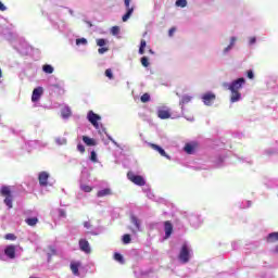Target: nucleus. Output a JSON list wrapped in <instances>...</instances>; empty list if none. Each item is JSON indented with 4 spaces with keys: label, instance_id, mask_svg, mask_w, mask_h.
Wrapping results in <instances>:
<instances>
[{
    "label": "nucleus",
    "instance_id": "obj_1",
    "mask_svg": "<svg viewBox=\"0 0 278 278\" xmlns=\"http://www.w3.org/2000/svg\"><path fill=\"white\" fill-rule=\"evenodd\" d=\"M1 197H4V204L12 210V201L14 197L12 195V188L10 186H2L0 189Z\"/></svg>",
    "mask_w": 278,
    "mask_h": 278
},
{
    "label": "nucleus",
    "instance_id": "obj_2",
    "mask_svg": "<svg viewBox=\"0 0 278 278\" xmlns=\"http://www.w3.org/2000/svg\"><path fill=\"white\" fill-rule=\"evenodd\" d=\"M244 84H247V80L244 78H238L233 80L230 85L225 83L224 86L225 88H228V90L239 91L241 90L242 86H244Z\"/></svg>",
    "mask_w": 278,
    "mask_h": 278
},
{
    "label": "nucleus",
    "instance_id": "obj_3",
    "mask_svg": "<svg viewBox=\"0 0 278 278\" xmlns=\"http://www.w3.org/2000/svg\"><path fill=\"white\" fill-rule=\"evenodd\" d=\"M127 177H128L129 181L135 184V186H146L147 185L144 177H142L140 175H136V174H134V172H128Z\"/></svg>",
    "mask_w": 278,
    "mask_h": 278
},
{
    "label": "nucleus",
    "instance_id": "obj_4",
    "mask_svg": "<svg viewBox=\"0 0 278 278\" xmlns=\"http://www.w3.org/2000/svg\"><path fill=\"white\" fill-rule=\"evenodd\" d=\"M178 257L182 264H188V262H190V249H188V244L181 247Z\"/></svg>",
    "mask_w": 278,
    "mask_h": 278
},
{
    "label": "nucleus",
    "instance_id": "obj_5",
    "mask_svg": "<svg viewBox=\"0 0 278 278\" xmlns=\"http://www.w3.org/2000/svg\"><path fill=\"white\" fill-rule=\"evenodd\" d=\"M130 3H131V0H124V4H125V8H127V12L122 17L123 23H127L129 18H131V15L134 14V7H129Z\"/></svg>",
    "mask_w": 278,
    "mask_h": 278
},
{
    "label": "nucleus",
    "instance_id": "obj_6",
    "mask_svg": "<svg viewBox=\"0 0 278 278\" xmlns=\"http://www.w3.org/2000/svg\"><path fill=\"white\" fill-rule=\"evenodd\" d=\"M87 118L96 129H99V121H101V117L99 116V114H96L92 111H89Z\"/></svg>",
    "mask_w": 278,
    "mask_h": 278
},
{
    "label": "nucleus",
    "instance_id": "obj_7",
    "mask_svg": "<svg viewBox=\"0 0 278 278\" xmlns=\"http://www.w3.org/2000/svg\"><path fill=\"white\" fill-rule=\"evenodd\" d=\"M204 105H212L216 101V94L213 92H206L202 96Z\"/></svg>",
    "mask_w": 278,
    "mask_h": 278
},
{
    "label": "nucleus",
    "instance_id": "obj_8",
    "mask_svg": "<svg viewBox=\"0 0 278 278\" xmlns=\"http://www.w3.org/2000/svg\"><path fill=\"white\" fill-rule=\"evenodd\" d=\"M38 179H39V186H42L43 188L49 186V173L40 172L38 175Z\"/></svg>",
    "mask_w": 278,
    "mask_h": 278
},
{
    "label": "nucleus",
    "instance_id": "obj_9",
    "mask_svg": "<svg viewBox=\"0 0 278 278\" xmlns=\"http://www.w3.org/2000/svg\"><path fill=\"white\" fill-rule=\"evenodd\" d=\"M4 255H7L9 260H14V257H16V245H8L4 249Z\"/></svg>",
    "mask_w": 278,
    "mask_h": 278
},
{
    "label": "nucleus",
    "instance_id": "obj_10",
    "mask_svg": "<svg viewBox=\"0 0 278 278\" xmlns=\"http://www.w3.org/2000/svg\"><path fill=\"white\" fill-rule=\"evenodd\" d=\"M78 244H79L80 251H83L84 253H91L90 242H88V240L80 239L78 241Z\"/></svg>",
    "mask_w": 278,
    "mask_h": 278
},
{
    "label": "nucleus",
    "instance_id": "obj_11",
    "mask_svg": "<svg viewBox=\"0 0 278 278\" xmlns=\"http://www.w3.org/2000/svg\"><path fill=\"white\" fill-rule=\"evenodd\" d=\"M165 240L173 236V223L170 220L164 222Z\"/></svg>",
    "mask_w": 278,
    "mask_h": 278
},
{
    "label": "nucleus",
    "instance_id": "obj_12",
    "mask_svg": "<svg viewBox=\"0 0 278 278\" xmlns=\"http://www.w3.org/2000/svg\"><path fill=\"white\" fill-rule=\"evenodd\" d=\"M43 89L42 87H37L33 90L31 101L33 103H36V101H40V98L42 97Z\"/></svg>",
    "mask_w": 278,
    "mask_h": 278
},
{
    "label": "nucleus",
    "instance_id": "obj_13",
    "mask_svg": "<svg viewBox=\"0 0 278 278\" xmlns=\"http://www.w3.org/2000/svg\"><path fill=\"white\" fill-rule=\"evenodd\" d=\"M151 149H153L154 151H157V153H160V155H162V157H166V160H170V155H168L166 153V151H164V149H162V147L155 144V143H150Z\"/></svg>",
    "mask_w": 278,
    "mask_h": 278
},
{
    "label": "nucleus",
    "instance_id": "obj_14",
    "mask_svg": "<svg viewBox=\"0 0 278 278\" xmlns=\"http://www.w3.org/2000/svg\"><path fill=\"white\" fill-rule=\"evenodd\" d=\"M81 266V263L79 262H72L70 265V268L73 273V275H75V277H79V267Z\"/></svg>",
    "mask_w": 278,
    "mask_h": 278
},
{
    "label": "nucleus",
    "instance_id": "obj_15",
    "mask_svg": "<svg viewBox=\"0 0 278 278\" xmlns=\"http://www.w3.org/2000/svg\"><path fill=\"white\" fill-rule=\"evenodd\" d=\"M230 92H231V97H230L231 103H238V101L242 99V94L240 93V91L230 90Z\"/></svg>",
    "mask_w": 278,
    "mask_h": 278
},
{
    "label": "nucleus",
    "instance_id": "obj_16",
    "mask_svg": "<svg viewBox=\"0 0 278 278\" xmlns=\"http://www.w3.org/2000/svg\"><path fill=\"white\" fill-rule=\"evenodd\" d=\"M157 116L162 121H165L166 118H170V112L168 110H159Z\"/></svg>",
    "mask_w": 278,
    "mask_h": 278
},
{
    "label": "nucleus",
    "instance_id": "obj_17",
    "mask_svg": "<svg viewBox=\"0 0 278 278\" xmlns=\"http://www.w3.org/2000/svg\"><path fill=\"white\" fill-rule=\"evenodd\" d=\"M83 142H85V144H87V147H96L97 146V141H94V139H92L88 136H83Z\"/></svg>",
    "mask_w": 278,
    "mask_h": 278
},
{
    "label": "nucleus",
    "instance_id": "obj_18",
    "mask_svg": "<svg viewBox=\"0 0 278 278\" xmlns=\"http://www.w3.org/2000/svg\"><path fill=\"white\" fill-rule=\"evenodd\" d=\"M195 149H197V143H186L185 146V151L188 153V155H192Z\"/></svg>",
    "mask_w": 278,
    "mask_h": 278
},
{
    "label": "nucleus",
    "instance_id": "obj_19",
    "mask_svg": "<svg viewBox=\"0 0 278 278\" xmlns=\"http://www.w3.org/2000/svg\"><path fill=\"white\" fill-rule=\"evenodd\" d=\"M110 194H112V190L111 189H102L100 191L97 192V197L99 199L103 198V197H110Z\"/></svg>",
    "mask_w": 278,
    "mask_h": 278
},
{
    "label": "nucleus",
    "instance_id": "obj_20",
    "mask_svg": "<svg viewBox=\"0 0 278 278\" xmlns=\"http://www.w3.org/2000/svg\"><path fill=\"white\" fill-rule=\"evenodd\" d=\"M25 223L29 226V227H36V225H38V217H29L25 219Z\"/></svg>",
    "mask_w": 278,
    "mask_h": 278
},
{
    "label": "nucleus",
    "instance_id": "obj_21",
    "mask_svg": "<svg viewBox=\"0 0 278 278\" xmlns=\"http://www.w3.org/2000/svg\"><path fill=\"white\" fill-rule=\"evenodd\" d=\"M130 223H132V225H135L137 231H141V229H140V220H139L138 217H136V215H132L130 217Z\"/></svg>",
    "mask_w": 278,
    "mask_h": 278
},
{
    "label": "nucleus",
    "instance_id": "obj_22",
    "mask_svg": "<svg viewBox=\"0 0 278 278\" xmlns=\"http://www.w3.org/2000/svg\"><path fill=\"white\" fill-rule=\"evenodd\" d=\"M267 242H269V243L278 242V232H270L267 236Z\"/></svg>",
    "mask_w": 278,
    "mask_h": 278
},
{
    "label": "nucleus",
    "instance_id": "obj_23",
    "mask_svg": "<svg viewBox=\"0 0 278 278\" xmlns=\"http://www.w3.org/2000/svg\"><path fill=\"white\" fill-rule=\"evenodd\" d=\"M42 71L43 73H47V75H52L53 73V66H51L50 64H46L42 66Z\"/></svg>",
    "mask_w": 278,
    "mask_h": 278
},
{
    "label": "nucleus",
    "instance_id": "obj_24",
    "mask_svg": "<svg viewBox=\"0 0 278 278\" xmlns=\"http://www.w3.org/2000/svg\"><path fill=\"white\" fill-rule=\"evenodd\" d=\"M147 48V40L141 39L140 47H139V53L140 55H144V49Z\"/></svg>",
    "mask_w": 278,
    "mask_h": 278
},
{
    "label": "nucleus",
    "instance_id": "obj_25",
    "mask_svg": "<svg viewBox=\"0 0 278 278\" xmlns=\"http://www.w3.org/2000/svg\"><path fill=\"white\" fill-rule=\"evenodd\" d=\"M192 101V97L190 96H182L180 100V105H186Z\"/></svg>",
    "mask_w": 278,
    "mask_h": 278
},
{
    "label": "nucleus",
    "instance_id": "obj_26",
    "mask_svg": "<svg viewBox=\"0 0 278 278\" xmlns=\"http://www.w3.org/2000/svg\"><path fill=\"white\" fill-rule=\"evenodd\" d=\"M141 103H149L151 101V94L149 93H143L140 98Z\"/></svg>",
    "mask_w": 278,
    "mask_h": 278
},
{
    "label": "nucleus",
    "instance_id": "obj_27",
    "mask_svg": "<svg viewBox=\"0 0 278 278\" xmlns=\"http://www.w3.org/2000/svg\"><path fill=\"white\" fill-rule=\"evenodd\" d=\"M63 118H68L72 114L71 110L68 108H64L61 112Z\"/></svg>",
    "mask_w": 278,
    "mask_h": 278
},
{
    "label": "nucleus",
    "instance_id": "obj_28",
    "mask_svg": "<svg viewBox=\"0 0 278 278\" xmlns=\"http://www.w3.org/2000/svg\"><path fill=\"white\" fill-rule=\"evenodd\" d=\"M186 5H188L187 0H176V7L177 8H186Z\"/></svg>",
    "mask_w": 278,
    "mask_h": 278
},
{
    "label": "nucleus",
    "instance_id": "obj_29",
    "mask_svg": "<svg viewBox=\"0 0 278 278\" xmlns=\"http://www.w3.org/2000/svg\"><path fill=\"white\" fill-rule=\"evenodd\" d=\"M111 34H112V36H118V34H121V27H118V26H113V27L111 28Z\"/></svg>",
    "mask_w": 278,
    "mask_h": 278
},
{
    "label": "nucleus",
    "instance_id": "obj_30",
    "mask_svg": "<svg viewBox=\"0 0 278 278\" xmlns=\"http://www.w3.org/2000/svg\"><path fill=\"white\" fill-rule=\"evenodd\" d=\"M114 260L116 262H119V264H124L125 260L123 258V255L121 253H115L114 254Z\"/></svg>",
    "mask_w": 278,
    "mask_h": 278
},
{
    "label": "nucleus",
    "instance_id": "obj_31",
    "mask_svg": "<svg viewBox=\"0 0 278 278\" xmlns=\"http://www.w3.org/2000/svg\"><path fill=\"white\" fill-rule=\"evenodd\" d=\"M52 255H58V251L53 247L48 248V257H52Z\"/></svg>",
    "mask_w": 278,
    "mask_h": 278
},
{
    "label": "nucleus",
    "instance_id": "obj_32",
    "mask_svg": "<svg viewBox=\"0 0 278 278\" xmlns=\"http://www.w3.org/2000/svg\"><path fill=\"white\" fill-rule=\"evenodd\" d=\"M123 242H124V244H129L131 242V236L128 233L124 235Z\"/></svg>",
    "mask_w": 278,
    "mask_h": 278
},
{
    "label": "nucleus",
    "instance_id": "obj_33",
    "mask_svg": "<svg viewBox=\"0 0 278 278\" xmlns=\"http://www.w3.org/2000/svg\"><path fill=\"white\" fill-rule=\"evenodd\" d=\"M141 64H142V66H144V68H148V66H149V58H147V56H142L141 58Z\"/></svg>",
    "mask_w": 278,
    "mask_h": 278
},
{
    "label": "nucleus",
    "instance_id": "obj_34",
    "mask_svg": "<svg viewBox=\"0 0 278 278\" xmlns=\"http://www.w3.org/2000/svg\"><path fill=\"white\" fill-rule=\"evenodd\" d=\"M80 189L83 190V192H92V187L88 185H81Z\"/></svg>",
    "mask_w": 278,
    "mask_h": 278
},
{
    "label": "nucleus",
    "instance_id": "obj_35",
    "mask_svg": "<svg viewBox=\"0 0 278 278\" xmlns=\"http://www.w3.org/2000/svg\"><path fill=\"white\" fill-rule=\"evenodd\" d=\"M76 45H88V40L86 38L76 39Z\"/></svg>",
    "mask_w": 278,
    "mask_h": 278
},
{
    "label": "nucleus",
    "instance_id": "obj_36",
    "mask_svg": "<svg viewBox=\"0 0 278 278\" xmlns=\"http://www.w3.org/2000/svg\"><path fill=\"white\" fill-rule=\"evenodd\" d=\"M98 47H105L108 41L105 39H97Z\"/></svg>",
    "mask_w": 278,
    "mask_h": 278
},
{
    "label": "nucleus",
    "instance_id": "obj_37",
    "mask_svg": "<svg viewBox=\"0 0 278 278\" xmlns=\"http://www.w3.org/2000/svg\"><path fill=\"white\" fill-rule=\"evenodd\" d=\"M105 76L109 77V79H114V74H112V70L108 68L105 71Z\"/></svg>",
    "mask_w": 278,
    "mask_h": 278
},
{
    "label": "nucleus",
    "instance_id": "obj_38",
    "mask_svg": "<svg viewBox=\"0 0 278 278\" xmlns=\"http://www.w3.org/2000/svg\"><path fill=\"white\" fill-rule=\"evenodd\" d=\"M4 238H5V240H16V235H14V233H7Z\"/></svg>",
    "mask_w": 278,
    "mask_h": 278
},
{
    "label": "nucleus",
    "instance_id": "obj_39",
    "mask_svg": "<svg viewBox=\"0 0 278 278\" xmlns=\"http://www.w3.org/2000/svg\"><path fill=\"white\" fill-rule=\"evenodd\" d=\"M77 150H78L80 153H85V152H86V147H84V144H81V143H78V144H77Z\"/></svg>",
    "mask_w": 278,
    "mask_h": 278
},
{
    "label": "nucleus",
    "instance_id": "obj_40",
    "mask_svg": "<svg viewBox=\"0 0 278 278\" xmlns=\"http://www.w3.org/2000/svg\"><path fill=\"white\" fill-rule=\"evenodd\" d=\"M108 51H110L109 48H100V49L98 50V53H100V55H103V53H108Z\"/></svg>",
    "mask_w": 278,
    "mask_h": 278
},
{
    "label": "nucleus",
    "instance_id": "obj_41",
    "mask_svg": "<svg viewBox=\"0 0 278 278\" xmlns=\"http://www.w3.org/2000/svg\"><path fill=\"white\" fill-rule=\"evenodd\" d=\"M90 160L91 162H97V152L91 151Z\"/></svg>",
    "mask_w": 278,
    "mask_h": 278
},
{
    "label": "nucleus",
    "instance_id": "obj_42",
    "mask_svg": "<svg viewBox=\"0 0 278 278\" xmlns=\"http://www.w3.org/2000/svg\"><path fill=\"white\" fill-rule=\"evenodd\" d=\"M8 10V8L5 7V4H3V2L0 1V12H5Z\"/></svg>",
    "mask_w": 278,
    "mask_h": 278
},
{
    "label": "nucleus",
    "instance_id": "obj_43",
    "mask_svg": "<svg viewBox=\"0 0 278 278\" xmlns=\"http://www.w3.org/2000/svg\"><path fill=\"white\" fill-rule=\"evenodd\" d=\"M175 31H177V29L175 27H172L169 30H168V36L169 37H173Z\"/></svg>",
    "mask_w": 278,
    "mask_h": 278
},
{
    "label": "nucleus",
    "instance_id": "obj_44",
    "mask_svg": "<svg viewBox=\"0 0 278 278\" xmlns=\"http://www.w3.org/2000/svg\"><path fill=\"white\" fill-rule=\"evenodd\" d=\"M253 77H255L254 74H253V71H251V70L248 71V78L253 79Z\"/></svg>",
    "mask_w": 278,
    "mask_h": 278
},
{
    "label": "nucleus",
    "instance_id": "obj_45",
    "mask_svg": "<svg viewBox=\"0 0 278 278\" xmlns=\"http://www.w3.org/2000/svg\"><path fill=\"white\" fill-rule=\"evenodd\" d=\"M84 227H85L86 229H90V227H92V225L90 224V222H85V223H84Z\"/></svg>",
    "mask_w": 278,
    "mask_h": 278
},
{
    "label": "nucleus",
    "instance_id": "obj_46",
    "mask_svg": "<svg viewBox=\"0 0 278 278\" xmlns=\"http://www.w3.org/2000/svg\"><path fill=\"white\" fill-rule=\"evenodd\" d=\"M233 45H236V37H231V38H230V45H229V47H233Z\"/></svg>",
    "mask_w": 278,
    "mask_h": 278
},
{
    "label": "nucleus",
    "instance_id": "obj_47",
    "mask_svg": "<svg viewBox=\"0 0 278 278\" xmlns=\"http://www.w3.org/2000/svg\"><path fill=\"white\" fill-rule=\"evenodd\" d=\"M231 48H232L231 46L226 47L225 50H224V53H227L228 51H231Z\"/></svg>",
    "mask_w": 278,
    "mask_h": 278
},
{
    "label": "nucleus",
    "instance_id": "obj_48",
    "mask_svg": "<svg viewBox=\"0 0 278 278\" xmlns=\"http://www.w3.org/2000/svg\"><path fill=\"white\" fill-rule=\"evenodd\" d=\"M250 45H255V37H252V38L250 39Z\"/></svg>",
    "mask_w": 278,
    "mask_h": 278
},
{
    "label": "nucleus",
    "instance_id": "obj_49",
    "mask_svg": "<svg viewBox=\"0 0 278 278\" xmlns=\"http://www.w3.org/2000/svg\"><path fill=\"white\" fill-rule=\"evenodd\" d=\"M273 253H276L278 255V244L275 247V249L273 250Z\"/></svg>",
    "mask_w": 278,
    "mask_h": 278
},
{
    "label": "nucleus",
    "instance_id": "obj_50",
    "mask_svg": "<svg viewBox=\"0 0 278 278\" xmlns=\"http://www.w3.org/2000/svg\"><path fill=\"white\" fill-rule=\"evenodd\" d=\"M150 53H153V50H150Z\"/></svg>",
    "mask_w": 278,
    "mask_h": 278
},
{
    "label": "nucleus",
    "instance_id": "obj_51",
    "mask_svg": "<svg viewBox=\"0 0 278 278\" xmlns=\"http://www.w3.org/2000/svg\"><path fill=\"white\" fill-rule=\"evenodd\" d=\"M0 77H1V68H0Z\"/></svg>",
    "mask_w": 278,
    "mask_h": 278
}]
</instances>
